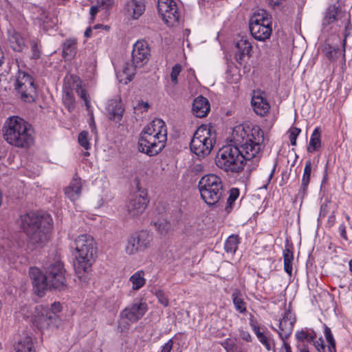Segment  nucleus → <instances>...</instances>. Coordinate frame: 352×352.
Wrapping results in <instances>:
<instances>
[{"instance_id":"1","label":"nucleus","mask_w":352,"mask_h":352,"mask_svg":"<svg viewBox=\"0 0 352 352\" xmlns=\"http://www.w3.org/2000/svg\"><path fill=\"white\" fill-rule=\"evenodd\" d=\"M232 141L234 145L223 146L216 155L215 163L219 168L227 173H239L244 168L245 162H258L264 142V133L259 126H235Z\"/></svg>"},{"instance_id":"2","label":"nucleus","mask_w":352,"mask_h":352,"mask_svg":"<svg viewBox=\"0 0 352 352\" xmlns=\"http://www.w3.org/2000/svg\"><path fill=\"white\" fill-rule=\"evenodd\" d=\"M21 226L29 238V242L38 246L43 245L49 239L52 229V219L48 214L30 212L21 216Z\"/></svg>"},{"instance_id":"3","label":"nucleus","mask_w":352,"mask_h":352,"mask_svg":"<svg viewBox=\"0 0 352 352\" xmlns=\"http://www.w3.org/2000/svg\"><path fill=\"white\" fill-rule=\"evenodd\" d=\"M5 140L10 145L21 148H28L34 143L31 126L18 116L9 118L3 129Z\"/></svg>"},{"instance_id":"4","label":"nucleus","mask_w":352,"mask_h":352,"mask_svg":"<svg viewBox=\"0 0 352 352\" xmlns=\"http://www.w3.org/2000/svg\"><path fill=\"white\" fill-rule=\"evenodd\" d=\"M77 254L74 263L76 274L80 276L91 267L96 255V248L94 238L89 234H82L75 239Z\"/></svg>"},{"instance_id":"5","label":"nucleus","mask_w":352,"mask_h":352,"mask_svg":"<svg viewBox=\"0 0 352 352\" xmlns=\"http://www.w3.org/2000/svg\"><path fill=\"white\" fill-rule=\"evenodd\" d=\"M198 188L202 199L210 206L215 205L224 192L221 179L214 174L203 176L199 182Z\"/></svg>"},{"instance_id":"6","label":"nucleus","mask_w":352,"mask_h":352,"mask_svg":"<svg viewBox=\"0 0 352 352\" xmlns=\"http://www.w3.org/2000/svg\"><path fill=\"white\" fill-rule=\"evenodd\" d=\"M149 56L150 49L145 41H138L133 45L131 52L132 64L126 63L122 69V73L126 78L125 84L133 79L137 67H142L147 63Z\"/></svg>"},{"instance_id":"7","label":"nucleus","mask_w":352,"mask_h":352,"mask_svg":"<svg viewBox=\"0 0 352 352\" xmlns=\"http://www.w3.org/2000/svg\"><path fill=\"white\" fill-rule=\"evenodd\" d=\"M272 18L264 10L254 13L249 23L252 36L257 41H265L268 39L272 32Z\"/></svg>"},{"instance_id":"8","label":"nucleus","mask_w":352,"mask_h":352,"mask_svg":"<svg viewBox=\"0 0 352 352\" xmlns=\"http://www.w3.org/2000/svg\"><path fill=\"white\" fill-rule=\"evenodd\" d=\"M215 143L214 136L206 127H199L190 142V150L198 156L208 155Z\"/></svg>"},{"instance_id":"9","label":"nucleus","mask_w":352,"mask_h":352,"mask_svg":"<svg viewBox=\"0 0 352 352\" xmlns=\"http://www.w3.org/2000/svg\"><path fill=\"white\" fill-rule=\"evenodd\" d=\"M166 141V138L157 137L144 129L138 140V150L149 156H155L164 148Z\"/></svg>"},{"instance_id":"10","label":"nucleus","mask_w":352,"mask_h":352,"mask_svg":"<svg viewBox=\"0 0 352 352\" xmlns=\"http://www.w3.org/2000/svg\"><path fill=\"white\" fill-rule=\"evenodd\" d=\"M14 87L23 101L31 102L34 100L36 96V87L34 78L28 73L18 72Z\"/></svg>"},{"instance_id":"11","label":"nucleus","mask_w":352,"mask_h":352,"mask_svg":"<svg viewBox=\"0 0 352 352\" xmlns=\"http://www.w3.org/2000/svg\"><path fill=\"white\" fill-rule=\"evenodd\" d=\"M147 309L146 303L141 301L129 305L120 312L119 327L122 328V330L128 329L130 323L138 321L145 314Z\"/></svg>"},{"instance_id":"12","label":"nucleus","mask_w":352,"mask_h":352,"mask_svg":"<svg viewBox=\"0 0 352 352\" xmlns=\"http://www.w3.org/2000/svg\"><path fill=\"white\" fill-rule=\"evenodd\" d=\"M153 240L152 235L146 230H141L129 236L125 246V252L134 255L148 248Z\"/></svg>"},{"instance_id":"13","label":"nucleus","mask_w":352,"mask_h":352,"mask_svg":"<svg viewBox=\"0 0 352 352\" xmlns=\"http://www.w3.org/2000/svg\"><path fill=\"white\" fill-rule=\"evenodd\" d=\"M59 318L54 311L48 307L38 305L35 307L33 315V322L37 328L46 329L55 328L58 326Z\"/></svg>"},{"instance_id":"14","label":"nucleus","mask_w":352,"mask_h":352,"mask_svg":"<svg viewBox=\"0 0 352 352\" xmlns=\"http://www.w3.org/2000/svg\"><path fill=\"white\" fill-rule=\"evenodd\" d=\"M157 10L163 21L169 26H174L179 22V13L174 0H158Z\"/></svg>"},{"instance_id":"15","label":"nucleus","mask_w":352,"mask_h":352,"mask_svg":"<svg viewBox=\"0 0 352 352\" xmlns=\"http://www.w3.org/2000/svg\"><path fill=\"white\" fill-rule=\"evenodd\" d=\"M65 270L61 262L57 261L50 265L46 271L47 280L50 282V287L63 289L65 287Z\"/></svg>"},{"instance_id":"16","label":"nucleus","mask_w":352,"mask_h":352,"mask_svg":"<svg viewBox=\"0 0 352 352\" xmlns=\"http://www.w3.org/2000/svg\"><path fill=\"white\" fill-rule=\"evenodd\" d=\"M30 276L34 292L39 296L44 294V292L47 289H51L50 284L47 280V275L43 274L40 270L37 267H31L30 270Z\"/></svg>"},{"instance_id":"17","label":"nucleus","mask_w":352,"mask_h":352,"mask_svg":"<svg viewBox=\"0 0 352 352\" xmlns=\"http://www.w3.org/2000/svg\"><path fill=\"white\" fill-rule=\"evenodd\" d=\"M148 200L146 194L134 195L130 200L127 205V212L129 215L131 217H138L142 214L145 211Z\"/></svg>"},{"instance_id":"18","label":"nucleus","mask_w":352,"mask_h":352,"mask_svg":"<svg viewBox=\"0 0 352 352\" xmlns=\"http://www.w3.org/2000/svg\"><path fill=\"white\" fill-rule=\"evenodd\" d=\"M145 8V0H127L124 4L123 12L128 18L136 20L144 14Z\"/></svg>"},{"instance_id":"19","label":"nucleus","mask_w":352,"mask_h":352,"mask_svg":"<svg viewBox=\"0 0 352 352\" xmlns=\"http://www.w3.org/2000/svg\"><path fill=\"white\" fill-rule=\"evenodd\" d=\"M295 321L294 315L289 311L285 312L280 320L278 334L283 340L287 339L292 334Z\"/></svg>"},{"instance_id":"20","label":"nucleus","mask_w":352,"mask_h":352,"mask_svg":"<svg viewBox=\"0 0 352 352\" xmlns=\"http://www.w3.org/2000/svg\"><path fill=\"white\" fill-rule=\"evenodd\" d=\"M124 109L120 99H112L108 101L107 112L108 118L116 122L122 120Z\"/></svg>"},{"instance_id":"21","label":"nucleus","mask_w":352,"mask_h":352,"mask_svg":"<svg viewBox=\"0 0 352 352\" xmlns=\"http://www.w3.org/2000/svg\"><path fill=\"white\" fill-rule=\"evenodd\" d=\"M347 16L344 14L340 10L333 6L329 7L326 13L325 16L322 21V26L324 28H327L328 26L331 25L333 23H337L340 21H342L344 18H346Z\"/></svg>"},{"instance_id":"22","label":"nucleus","mask_w":352,"mask_h":352,"mask_svg":"<svg viewBox=\"0 0 352 352\" xmlns=\"http://www.w3.org/2000/svg\"><path fill=\"white\" fill-rule=\"evenodd\" d=\"M210 106L208 100L203 97L199 96L194 100L192 103V111L196 117L204 118L209 113Z\"/></svg>"},{"instance_id":"23","label":"nucleus","mask_w":352,"mask_h":352,"mask_svg":"<svg viewBox=\"0 0 352 352\" xmlns=\"http://www.w3.org/2000/svg\"><path fill=\"white\" fill-rule=\"evenodd\" d=\"M82 184L79 177H74L69 185L65 188V195L72 201L78 199L81 195Z\"/></svg>"},{"instance_id":"24","label":"nucleus","mask_w":352,"mask_h":352,"mask_svg":"<svg viewBox=\"0 0 352 352\" xmlns=\"http://www.w3.org/2000/svg\"><path fill=\"white\" fill-rule=\"evenodd\" d=\"M235 47L237 49L236 57L237 61L241 60L244 56H250L252 45L247 37L241 36L236 41Z\"/></svg>"},{"instance_id":"25","label":"nucleus","mask_w":352,"mask_h":352,"mask_svg":"<svg viewBox=\"0 0 352 352\" xmlns=\"http://www.w3.org/2000/svg\"><path fill=\"white\" fill-rule=\"evenodd\" d=\"M251 103L254 112L261 116H265L270 108L266 99L260 96H254Z\"/></svg>"},{"instance_id":"26","label":"nucleus","mask_w":352,"mask_h":352,"mask_svg":"<svg viewBox=\"0 0 352 352\" xmlns=\"http://www.w3.org/2000/svg\"><path fill=\"white\" fill-rule=\"evenodd\" d=\"M312 170V163L310 160H307L305 162V166L303 171V175L302 177L301 185L298 193V196L303 198L305 195L309 184L310 182L311 179V173Z\"/></svg>"},{"instance_id":"27","label":"nucleus","mask_w":352,"mask_h":352,"mask_svg":"<svg viewBox=\"0 0 352 352\" xmlns=\"http://www.w3.org/2000/svg\"><path fill=\"white\" fill-rule=\"evenodd\" d=\"M146 131L154 134L157 137L161 135L166 138V127L165 122L161 119H155L144 129Z\"/></svg>"},{"instance_id":"28","label":"nucleus","mask_w":352,"mask_h":352,"mask_svg":"<svg viewBox=\"0 0 352 352\" xmlns=\"http://www.w3.org/2000/svg\"><path fill=\"white\" fill-rule=\"evenodd\" d=\"M76 40L67 39L63 44V56L66 60L72 59L76 53Z\"/></svg>"},{"instance_id":"29","label":"nucleus","mask_w":352,"mask_h":352,"mask_svg":"<svg viewBox=\"0 0 352 352\" xmlns=\"http://www.w3.org/2000/svg\"><path fill=\"white\" fill-rule=\"evenodd\" d=\"M10 47L16 52H21L25 47V40L21 34L14 32L9 37Z\"/></svg>"},{"instance_id":"30","label":"nucleus","mask_w":352,"mask_h":352,"mask_svg":"<svg viewBox=\"0 0 352 352\" xmlns=\"http://www.w3.org/2000/svg\"><path fill=\"white\" fill-rule=\"evenodd\" d=\"M144 275L145 273L143 270H139L130 277L129 281L132 283L133 290H139L146 284Z\"/></svg>"},{"instance_id":"31","label":"nucleus","mask_w":352,"mask_h":352,"mask_svg":"<svg viewBox=\"0 0 352 352\" xmlns=\"http://www.w3.org/2000/svg\"><path fill=\"white\" fill-rule=\"evenodd\" d=\"M16 352H35L33 348L32 338L25 336L20 340L15 346Z\"/></svg>"},{"instance_id":"32","label":"nucleus","mask_w":352,"mask_h":352,"mask_svg":"<svg viewBox=\"0 0 352 352\" xmlns=\"http://www.w3.org/2000/svg\"><path fill=\"white\" fill-rule=\"evenodd\" d=\"M232 302L234 307L239 313H245L246 303L241 298V293L239 289H235L232 294Z\"/></svg>"},{"instance_id":"33","label":"nucleus","mask_w":352,"mask_h":352,"mask_svg":"<svg viewBox=\"0 0 352 352\" xmlns=\"http://www.w3.org/2000/svg\"><path fill=\"white\" fill-rule=\"evenodd\" d=\"M321 146L320 132L319 128H316L311 134L309 145L307 147L309 153H313L318 149Z\"/></svg>"},{"instance_id":"34","label":"nucleus","mask_w":352,"mask_h":352,"mask_svg":"<svg viewBox=\"0 0 352 352\" xmlns=\"http://www.w3.org/2000/svg\"><path fill=\"white\" fill-rule=\"evenodd\" d=\"M283 258L284 270L289 275L291 276L292 272V261L294 260V255L293 252L287 247L283 251Z\"/></svg>"},{"instance_id":"35","label":"nucleus","mask_w":352,"mask_h":352,"mask_svg":"<svg viewBox=\"0 0 352 352\" xmlns=\"http://www.w3.org/2000/svg\"><path fill=\"white\" fill-rule=\"evenodd\" d=\"M339 26L344 25V30L343 32V40L342 43V47L343 53H345L346 47V39L348 37H351L352 38V36H351V32H350V26H351V22L349 18L347 16L346 18H344L342 21L341 24H338Z\"/></svg>"},{"instance_id":"36","label":"nucleus","mask_w":352,"mask_h":352,"mask_svg":"<svg viewBox=\"0 0 352 352\" xmlns=\"http://www.w3.org/2000/svg\"><path fill=\"white\" fill-rule=\"evenodd\" d=\"M239 241L236 236L232 235L228 238L225 243V250L228 253L234 254L238 245Z\"/></svg>"},{"instance_id":"37","label":"nucleus","mask_w":352,"mask_h":352,"mask_svg":"<svg viewBox=\"0 0 352 352\" xmlns=\"http://www.w3.org/2000/svg\"><path fill=\"white\" fill-rule=\"evenodd\" d=\"M63 102L69 111L74 109V97L72 91L67 89L63 95Z\"/></svg>"},{"instance_id":"38","label":"nucleus","mask_w":352,"mask_h":352,"mask_svg":"<svg viewBox=\"0 0 352 352\" xmlns=\"http://www.w3.org/2000/svg\"><path fill=\"white\" fill-rule=\"evenodd\" d=\"M326 57L330 61H335L339 56L340 49L338 47H333L330 45H327L324 48Z\"/></svg>"},{"instance_id":"39","label":"nucleus","mask_w":352,"mask_h":352,"mask_svg":"<svg viewBox=\"0 0 352 352\" xmlns=\"http://www.w3.org/2000/svg\"><path fill=\"white\" fill-rule=\"evenodd\" d=\"M239 195V191L237 188H232L230 190V195L227 200V204L228 206L226 207V210L228 212H230L232 205L236 201V199L238 198Z\"/></svg>"},{"instance_id":"40","label":"nucleus","mask_w":352,"mask_h":352,"mask_svg":"<svg viewBox=\"0 0 352 352\" xmlns=\"http://www.w3.org/2000/svg\"><path fill=\"white\" fill-rule=\"evenodd\" d=\"M324 336L327 342L329 343V348L332 351H336V341L333 338V334L329 327L324 324Z\"/></svg>"},{"instance_id":"41","label":"nucleus","mask_w":352,"mask_h":352,"mask_svg":"<svg viewBox=\"0 0 352 352\" xmlns=\"http://www.w3.org/2000/svg\"><path fill=\"white\" fill-rule=\"evenodd\" d=\"M182 70V66L179 63L175 64L173 67L172 71L170 73V79L174 85H176L178 84L177 77H178L179 74L181 73Z\"/></svg>"},{"instance_id":"42","label":"nucleus","mask_w":352,"mask_h":352,"mask_svg":"<svg viewBox=\"0 0 352 352\" xmlns=\"http://www.w3.org/2000/svg\"><path fill=\"white\" fill-rule=\"evenodd\" d=\"M88 135V132L85 131H82L78 135V142L86 150H88L90 147Z\"/></svg>"},{"instance_id":"43","label":"nucleus","mask_w":352,"mask_h":352,"mask_svg":"<svg viewBox=\"0 0 352 352\" xmlns=\"http://www.w3.org/2000/svg\"><path fill=\"white\" fill-rule=\"evenodd\" d=\"M76 92L78 95L85 101V106L87 109L90 107V100L85 89H82L80 86H77Z\"/></svg>"},{"instance_id":"44","label":"nucleus","mask_w":352,"mask_h":352,"mask_svg":"<svg viewBox=\"0 0 352 352\" xmlns=\"http://www.w3.org/2000/svg\"><path fill=\"white\" fill-rule=\"evenodd\" d=\"M314 345L315 346L316 349L318 352H336L332 351L331 349L329 348V346H328L327 350H326V346L324 344V341L322 339V338H318L317 340L314 342Z\"/></svg>"},{"instance_id":"45","label":"nucleus","mask_w":352,"mask_h":352,"mask_svg":"<svg viewBox=\"0 0 352 352\" xmlns=\"http://www.w3.org/2000/svg\"><path fill=\"white\" fill-rule=\"evenodd\" d=\"M258 340L265 346L266 349L270 351L271 349L270 341L269 338L263 332L260 331L255 333Z\"/></svg>"},{"instance_id":"46","label":"nucleus","mask_w":352,"mask_h":352,"mask_svg":"<svg viewBox=\"0 0 352 352\" xmlns=\"http://www.w3.org/2000/svg\"><path fill=\"white\" fill-rule=\"evenodd\" d=\"M154 226L157 230L158 233L161 235H165L167 234L169 230V224L167 222H160L154 223Z\"/></svg>"},{"instance_id":"47","label":"nucleus","mask_w":352,"mask_h":352,"mask_svg":"<svg viewBox=\"0 0 352 352\" xmlns=\"http://www.w3.org/2000/svg\"><path fill=\"white\" fill-rule=\"evenodd\" d=\"M32 58L38 59L41 57V51L36 41H32L31 43Z\"/></svg>"},{"instance_id":"48","label":"nucleus","mask_w":352,"mask_h":352,"mask_svg":"<svg viewBox=\"0 0 352 352\" xmlns=\"http://www.w3.org/2000/svg\"><path fill=\"white\" fill-rule=\"evenodd\" d=\"M155 296L157 298L158 301L164 307H167L168 305L169 301L167 296L162 290H157L155 292Z\"/></svg>"},{"instance_id":"49","label":"nucleus","mask_w":352,"mask_h":352,"mask_svg":"<svg viewBox=\"0 0 352 352\" xmlns=\"http://www.w3.org/2000/svg\"><path fill=\"white\" fill-rule=\"evenodd\" d=\"M300 132V129L296 127L292 128L289 130V138L291 142V144L294 146L296 144V138Z\"/></svg>"},{"instance_id":"50","label":"nucleus","mask_w":352,"mask_h":352,"mask_svg":"<svg viewBox=\"0 0 352 352\" xmlns=\"http://www.w3.org/2000/svg\"><path fill=\"white\" fill-rule=\"evenodd\" d=\"M97 4L100 8L109 9L114 4L113 0H97Z\"/></svg>"},{"instance_id":"51","label":"nucleus","mask_w":352,"mask_h":352,"mask_svg":"<svg viewBox=\"0 0 352 352\" xmlns=\"http://www.w3.org/2000/svg\"><path fill=\"white\" fill-rule=\"evenodd\" d=\"M173 346V341L170 339L162 346L160 352H171Z\"/></svg>"},{"instance_id":"52","label":"nucleus","mask_w":352,"mask_h":352,"mask_svg":"<svg viewBox=\"0 0 352 352\" xmlns=\"http://www.w3.org/2000/svg\"><path fill=\"white\" fill-rule=\"evenodd\" d=\"M49 309H51V311H54L55 314H57V312H59L61 310V305L60 302H54L52 304L51 308Z\"/></svg>"},{"instance_id":"53","label":"nucleus","mask_w":352,"mask_h":352,"mask_svg":"<svg viewBox=\"0 0 352 352\" xmlns=\"http://www.w3.org/2000/svg\"><path fill=\"white\" fill-rule=\"evenodd\" d=\"M99 6L97 4V6H91V9H90V14L91 16V21H94V17L96 15V14L98 13V10H99Z\"/></svg>"},{"instance_id":"54","label":"nucleus","mask_w":352,"mask_h":352,"mask_svg":"<svg viewBox=\"0 0 352 352\" xmlns=\"http://www.w3.org/2000/svg\"><path fill=\"white\" fill-rule=\"evenodd\" d=\"M339 230H340V236L346 241L348 240V238H347V236H346V227L344 224L342 225H340V228H339Z\"/></svg>"},{"instance_id":"55","label":"nucleus","mask_w":352,"mask_h":352,"mask_svg":"<svg viewBox=\"0 0 352 352\" xmlns=\"http://www.w3.org/2000/svg\"><path fill=\"white\" fill-rule=\"evenodd\" d=\"M296 337L298 341L302 342L303 340H305V338H307V333L305 331H302L298 332L296 334Z\"/></svg>"},{"instance_id":"56","label":"nucleus","mask_w":352,"mask_h":352,"mask_svg":"<svg viewBox=\"0 0 352 352\" xmlns=\"http://www.w3.org/2000/svg\"><path fill=\"white\" fill-rule=\"evenodd\" d=\"M241 338L247 342H250L252 340V336L251 335L247 332V331H243L241 333Z\"/></svg>"},{"instance_id":"57","label":"nucleus","mask_w":352,"mask_h":352,"mask_svg":"<svg viewBox=\"0 0 352 352\" xmlns=\"http://www.w3.org/2000/svg\"><path fill=\"white\" fill-rule=\"evenodd\" d=\"M250 324L255 333L260 331V328L257 326L256 322L253 319H250Z\"/></svg>"},{"instance_id":"58","label":"nucleus","mask_w":352,"mask_h":352,"mask_svg":"<svg viewBox=\"0 0 352 352\" xmlns=\"http://www.w3.org/2000/svg\"><path fill=\"white\" fill-rule=\"evenodd\" d=\"M144 108V111H147L149 108V104L148 102H141L138 104L137 108L142 109Z\"/></svg>"},{"instance_id":"59","label":"nucleus","mask_w":352,"mask_h":352,"mask_svg":"<svg viewBox=\"0 0 352 352\" xmlns=\"http://www.w3.org/2000/svg\"><path fill=\"white\" fill-rule=\"evenodd\" d=\"M298 348L299 349L300 352H309L307 346L304 344H299Z\"/></svg>"},{"instance_id":"60","label":"nucleus","mask_w":352,"mask_h":352,"mask_svg":"<svg viewBox=\"0 0 352 352\" xmlns=\"http://www.w3.org/2000/svg\"><path fill=\"white\" fill-rule=\"evenodd\" d=\"M283 341V346L285 349V352H292V349H291L289 344L285 341V340H284Z\"/></svg>"},{"instance_id":"61","label":"nucleus","mask_w":352,"mask_h":352,"mask_svg":"<svg viewBox=\"0 0 352 352\" xmlns=\"http://www.w3.org/2000/svg\"><path fill=\"white\" fill-rule=\"evenodd\" d=\"M92 33V30L90 27L87 28L85 32V37H90Z\"/></svg>"},{"instance_id":"62","label":"nucleus","mask_w":352,"mask_h":352,"mask_svg":"<svg viewBox=\"0 0 352 352\" xmlns=\"http://www.w3.org/2000/svg\"><path fill=\"white\" fill-rule=\"evenodd\" d=\"M305 340H307V342H313L314 343V342L316 341V340H314L315 336L308 335V334H307V338H305Z\"/></svg>"},{"instance_id":"63","label":"nucleus","mask_w":352,"mask_h":352,"mask_svg":"<svg viewBox=\"0 0 352 352\" xmlns=\"http://www.w3.org/2000/svg\"><path fill=\"white\" fill-rule=\"evenodd\" d=\"M276 166V164H274V166H273V168H272V170H271L270 174V175H269V177H268V182H267V184L270 182L271 179H272V177H273V175H274V171H275Z\"/></svg>"},{"instance_id":"64","label":"nucleus","mask_w":352,"mask_h":352,"mask_svg":"<svg viewBox=\"0 0 352 352\" xmlns=\"http://www.w3.org/2000/svg\"><path fill=\"white\" fill-rule=\"evenodd\" d=\"M335 219H336V218H335L334 214H331V215L329 217V221H328L329 223L331 226H332V225L334 223V222H335Z\"/></svg>"}]
</instances>
